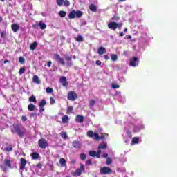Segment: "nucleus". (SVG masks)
<instances>
[{"label":"nucleus","instance_id":"412c9836","mask_svg":"<svg viewBox=\"0 0 177 177\" xmlns=\"http://www.w3.org/2000/svg\"><path fill=\"white\" fill-rule=\"evenodd\" d=\"M35 109H37V107L35 106V105L32 104H30L28 106V111H34V110H35Z\"/></svg>","mask_w":177,"mask_h":177},{"label":"nucleus","instance_id":"f8f14e48","mask_svg":"<svg viewBox=\"0 0 177 177\" xmlns=\"http://www.w3.org/2000/svg\"><path fill=\"white\" fill-rule=\"evenodd\" d=\"M11 28L13 32H17L19 31V28H20V26H19L17 24H12L11 25Z\"/></svg>","mask_w":177,"mask_h":177},{"label":"nucleus","instance_id":"69168bd1","mask_svg":"<svg viewBox=\"0 0 177 177\" xmlns=\"http://www.w3.org/2000/svg\"><path fill=\"white\" fill-rule=\"evenodd\" d=\"M104 57L105 60H109L110 59V57L107 55H104Z\"/></svg>","mask_w":177,"mask_h":177},{"label":"nucleus","instance_id":"dca6fc26","mask_svg":"<svg viewBox=\"0 0 177 177\" xmlns=\"http://www.w3.org/2000/svg\"><path fill=\"white\" fill-rule=\"evenodd\" d=\"M75 13H77L75 10H72L68 15V19H75L76 17Z\"/></svg>","mask_w":177,"mask_h":177},{"label":"nucleus","instance_id":"aec40b11","mask_svg":"<svg viewBox=\"0 0 177 177\" xmlns=\"http://www.w3.org/2000/svg\"><path fill=\"white\" fill-rule=\"evenodd\" d=\"M70 118H68V116L67 115H64L62 117V123L63 124H67V122H68Z\"/></svg>","mask_w":177,"mask_h":177},{"label":"nucleus","instance_id":"a211bd4d","mask_svg":"<svg viewBox=\"0 0 177 177\" xmlns=\"http://www.w3.org/2000/svg\"><path fill=\"white\" fill-rule=\"evenodd\" d=\"M82 174V171L81 169H77L73 175V176H81Z\"/></svg>","mask_w":177,"mask_h":177},{"label":"nucleus","instance_id":"052dcab7","mask_svg":"<svg viewBox=\"0 0 177 177\" xmlns=\"http://www.w3.org/2000/svg\"><path fill=\"white\" fill-rule=\"evenodd\" d=\"M36 167L37 168H39V169H42V164L38 163Z\"/></svg>","mask_w":177,"mask_h":177},{"label":"nucleus","instance_id":"4be33fe9","mask_svg":"<svg viewBox=\"0 0 177 177\" xmlns=\"http://www.w3.org/2000/svg\"><path fill=\"white\" fill-rule=\"evenodd\" d=\"M37 46H38V43L33 42L32 44H30V49L31 50H35V49H37Z\"/></svg>","mask_w":177,"mask_h":177},{"label":"nucleus","instance_id":"ea45409f","mask_svg":"<svg viewBox=\"0 0 177 177\" xmlns=\"http://www.w3.org/2000/svg\"><path fill=\"white\" fill-rule=\"evenodd\" d=\"M4 151H13V147H12V145H10V147H6L4 148Z\"/></svg>","mask_w":177,"mask_h":177},{"label":"nucleus","instance_id":"13d9d810","mask_svg":"<svg viewBox=\"0 0 177 177\" xmlns=\"http://www.w3.org/2000/svg\"><path fill=\"white\" fill-rule=\"evenodd\" d=\"M30 117H35V118H37V113H30Z\"/></svg>","mask_w":177,"mask_h":177},{"label":"nucleus","instance_id":"423d86ee","mask_svg":"<svg viewBox=\"0 0 177 177\" xmlns=\"http://www.w3.org/2000/svg\"><path fill=\"white\" fill-rule=\"evenodd\" d=\"M54 59L55 60H57V62H59L62 66H66V62H64V58L60 57V55L59 54H54Z\"/></svg>","mask_w":177,"mask_h":177},{"label":"nucleus","instance_id":"cd10ccee","mask_svg":"<svg viewBox=\"0 0 177 177\" xmlns=\"http://www.w3.org/2000/svg\"><path fill=\"white\" fill-rule=\"evenodd\" d=\"M44 106H46V100L43 99L39 103V107H44Z\"/></svg>","mask_w":177,"mask_h":177},{"label":"nucleus","instance_id":"4c0bfd02","mask_svg":"<svg viewBox=\"0 0 177 177\" xmlns=\"http://www.w3.org/2000/svg\"><path fill=\"white\" fill-rule=\"evenodd\" d=\"M66 15H67V12L66 11H63V10L59 11L60 17H64Z\"/></svg>","mask_w":177,"mask_h":177},{"label":"nucleus","instance_id":"72a5a7b5","mask_svg":"<svg viewBox=\"0 0 177 177\" xmlns=\"http://www.w3.org/2000/svg\"><path fill=\"white\" fill-rule=\"evenodd\" d=\"M39 26L41 30H45V28H46V24H45V23L39 22Z\"/></svg>","mask_w":177,"mask_h":177},{"label":"nucleus","instance_id":"6ab92c4d","mask_svg":"<svg viewBox=\"0 0 177 177\" xmlns=\"http://www.w3.org/2000/svg\"><path fill=\"white\" fill-rule=\"evenodd\" d=\"M4 164L8 167V168H12V162H10V160L5 159Z\"/></svg>","mask_w":177,"mask_h":177},{"label":"nucleus","instance_id":"bf43d9fd","mask_svg":"<svg viewBox=\"0 0 177 177\" xmlns=\"http://www.w3.org/2000/svg\"><path fill=\"white\" fill-rule=\"evenodd\" d=\"M86 165H91L92 164V161L91 160H88L86 162Z\"/></svg>","mask_w":177,"mask_h":177},{"label":"nucleus","instance_id":"680f3d73","mask_svg":"<svg viewBox=\"0 0 177 177\" xmlns=\"http://www.w3.org/2000/svg\"><path fill=\"white\" fill-rule=\"evenodd\" d=\"M95 63H96L97 66H101V64H102V62L100 60H97L95 62Z\"/></svg>","mask_w":177,"mask_h":177},{"label":"nucleus","instance_id":"b1692460","mask_svg":"<svg viewBox=\"0 0 177 177\" xmlns=\"http://www.w3.org/2000/svg\"><path fill=\"white\" fill-rule=\"evenodd\" d=\"M89 9L90 10H91V12H97V8L96 7V6H95V4H91L89 6Z\"/></svg>","mask_w":177,"mask_h":177},{"label":"nucleus","instance_id":"c85d7f7f","mask_svg":"<svg viewBox=\"0 0 177 177\" xmlns=\"http://www.w3.org/2000/svg\"><path fill=\"white\" fill-rule=\"evenodd\" d=\"M111 57L113 62H117V60H118V56L115 54H111Z\"/></svg>","mask_w":177,"mask_h":177},{"label":"nucleus","instance_id":"de8ad7c7","mask_svg":"<svg viewBox=\"0 0 177 177\" xmlns=\"http://www.w3.org/2000/svg\"><path fill=\"white\" fill-rule=\"evenodd\" d=\"M126 133H127L128 138H132V131H129V130H127V131H126Z\"/></svg>","mask_w":177,"mask_h":177},{"label":"nucleus","instance_id":"e433bc0d","mask_svg":"<svg viewBox=\"0 0 177 177\" xmlns=\"http://www.w3.org/2000/svg\"><path fill=\"white\" fill-rule=\"evenodd\" d=\"M77 42H82L84 41V37L81 35H78L76 38Z\"/></svg>","mask_w":177,"mask_h":177},{"label":"nucleus","instance_id":"603ef678","mask_svg":"<svg viewBox=\"0 0 177 177\" xmlns=\"http://www.w3.org/2000/svg\"><path fill=\"white\" fill-rule=\"evenodd\" d=\"M111 86H112L113 89H118V88H120V85H118L115 84H112Z\"/></svg>","mask_w":177,"mask_h":177},{"label":"nucleus","instance_id":"79ce46f5","mask_svg":"<svg viewBox=\"0 0 177 177\" xmlns=\"http://www.w3.org/2000/svg\"><path fill=\"white\" fill-rule=\"evenodd\" d=\"M96 104V101L95 100H91L89 102L90 107H93Z\"/></svg>","mask_w":177,"mask_h":177},{"label":"nucleus","instance_id":"393cba45","mask_svg":"<svg viewBox=\"0 0 177 177\" xmlns=\"http://www.w3.org/2000/svg\"><path fill=\"white\" fill-rule=\"evenodd\" d=\"M75 15H76V17L77 19H80V17H82L84 12L82 11L77 10V11H76Z\"/></svg>","mask_w":177,"mask_h":177},{"label":"nucleus","instance_id":"2f4dec72","mask_svg":"<svg viewBox=\"0 0 177 177\" xmlns=\"http://www.w3.org/2000/svg\"><path fill=\"white\" fill-rule=\"evenodd\" d=\"M60 136L62 139H66V138H68L67 136V133L64 132V131H62L60 133Z\"/></svg>","mask_w":177,"mask_h":177},{"label":"nucleus","instance_id":"bb28decb","mask_svg":"<svg viewBox=\"0 0 177 177\" xmlns=\"http://www.w3.org/2000/svg\"><path fill=\"white\" fill-rule=\"evenodd\" d=\"M28 101L32 103H37V98L35 96L32 95L29 97Z\"/></svg>","mask_w":177,"mask_h":177},{"label":"nucleus","instance_id":"7c9ffc66","mask_svg":"<svg viewBox=\"0 0 177 177\" xmlns=\"http://www.w3.org/2000/svg\"><path fill=\"white\" fill-rule=\"evenodd\" d=\"M132 143L133 145H136V144L139 143V138H138V137L133 138H132Z\"/></svg>","mask_w":177,"mask_h":177},{"label":"nucleus","instance_id":"f03ea898","mask_svg":"<svg viewBox=\"0 0 177 177\" xmlns=\"http://www.w3.org/2000/svg\"><path fill=\"white\" fill-rule=\"evenodd\" d=\"M122 27V23H117L114 21H111L108 24V28L109 30H112L113 31H115L117 28L121 29Z\"/></svg>","mask_w":177,"mask_h":177},{"label":"nucleus","instance_id":"6e6552de","mask_svg":"<svg viewBox=\"0 0 177 177\" xmlns=\"http://www.w3.org/2000/svg\"><path fill=\"white\" fill-rule=\"evenodd\" d=\"M20 162L19 169L20 171H24V168H26V165H27V160L25 158H21L20 159Z\"/></svg>","mask_w":177,"mask_h":177},{"label":"nucleus","instance_id":"774afa93","mask_svg":"<svg viewBox=\"0 0 177 177\" xmlns=\"http://www.w3.org/2000/svg\"><path fill=\"white\" fill-rule=\"evenodd\" d=\"M82 26H86V21H83L82 23Z\"/></svg>","mask_w":177,"mask_h":177},{"label":"nucleus","instance_id":"37998d69","mask_svg":"<svg viewBox=\"0 0 177 177\" xmlns=\"http://www.w3.org/2000/svg\"><path fill=\"white\" fill-rule=\"evenodd\" d=\"M19 60L21 64H24V63H26V59L23 57H19Z\"/></svg>","mask_w":177,"mask_h":177},{"label":"nucleus","instance_id":"49530a36","mask_svg":"<svg viewBox=\"0 0 177 177\" xmlns=\"http://www.w3.org/2000/svg\"><path fill=\"white\" fill-rule=\"evenodd\" d=\"M80 159L82 160L83 161L86 160V155L85 153H81Z\"/></svg>","mask_w":177,"mask_h":177},{"label":"nucleus","instance_id":"f3484780","mask_svg":"<svg viewBox=\"0 0 177 177\" xmlns=\"http://www.w3.org/2000/svg\"><path fill=\"white\" fill-rule=\"evenodd\" d=\"M97 53L100 55H104V53H106V48H104V47H100Z\"/></svg>","mask_w":177,"mask_h":177},{"label":"nucleus","instance_id":"9d476101","mask_svg":"<svg viewBox=\"0 0 177 177\" xmlns=\"http://www.w3.org/2000/svg\"><path fill=\"white\" fill-rule=\"evenodd\" d=\"M60 82L61 84H62L63 86H64V88H67V86H68V82H67V78L64 76H62L60 78Z\"/></svg>","mask_w":177,"mask_h":177},{"label":"nucleus","instance_id":"58836bf2","mask_svg":"<svg viewBox=\"0 0 177 177\" xmlns=\"http://www.w3.org/2000/svg\"><path fill=\"white\" fill-rule=\"evenodd\" d=\"M93 138L95 139V140H100V136H99V133H94Z\"/></svg>","mask_w":177,"mask_h":177},{"label":"nucleus","instance_id":"c03bdc74","mask_svg":"<svg viewBox=\"0 0 177 177\" xmlns=\"http://www.w3.org/2000/svg\"><path fill=\"white\" fill-rule=\"evenodd\" d=\"M64 2V0H57V5H58V6H63Z\"/></svg>","mask_w":177,"mask_h":177},{"label":"nucleus","instance_id":"7ed1b4c3","mask_svg":"<svg viewBox=\"0 0 177 177\" xmlns=\"http://www.w3.org/2000/svg\"><path fill=\"white\" fill-rule=\"evenodd\" d=\"M37 143L39 149H46V147H48V146H49V143L48 142V140H46V139L45 138H40L38 140Z\"/></svg>","mask_w":177,"mask_h":177},{"label":"nucleus","instance_id":"f257e3e1","mask_svg":"<svg viewBox=\"0 0 177 177\" xmlns=\"http://www.w3.org/2000/svg\"><path fill=\"white\" fill-rule=\"evenodd\" d=\"M12 133H16L19 138L26 136L27 129L19 124H13L12 129H11Z\"/></svg>","mask_w":177,"mask_h":177},{"label":"nucleus","instance_id":"a878e982","mask_svg":"<svg viewBox=\"0 0 177 177\" xmlns=\"http://www.w3.org/2000/svg\"><path fill=\"white\" fill-rule=\"evenodd\" d=\"M59 164L61 167H66V159L62 158L59 159Z\"/></svg>","mask_w":177,"mask_h":177},{"label":"nucleus","instance_id":"4468645a","mask_svg":"<svg viewBox=\"0 0 177 177\" xmlns=\"http://www.w3.org/2000/svg\"><path fill=\"white\" fill-rule=\"evenodd\" d=\"M32 82L35 84H41V80H39V77H38V75H33Z\"/></svg>","mask_w":177,"mask_h":177},{"label":"nucleus","instance_id":"9b49d317","mask_svg":"<svg viewBox=\"0 0 177 177\" xmlns=\"http://www.w3.org/2000/svg\"><path fill=\"white\" fill-rule=\"evenodd\" d=\"M64 56L65 57V59L67 60L68 62H69L67 64L68 66V67H71V66H73V62L71 61V60H73V58H71V57H70V56H68L67 55H64Z\"/></svg>","mask_w":177,"mask_h":177},{"label":"nucleus","instance_id":"3c124183","mask_svg":"<svg viewBox=\"0 0 177 177\" xmlns=\"http://www.w3.org/2000/svg\"><path fill=\"white\" fill-rule=\"evenodd\" d=\"M100 154H102V150L100 149L96 152L97 158H100Z\"/></svg>","mask_w":177,"mask_h":177},{"label":"nucleus","instance_id":"0eeeda50","mask_svg":"<svg viewBox=\"0 0 177 177\" xmlns=\"http://www.w3.org/2000/svg\"><path fill=\"white\" fill-rule=\"evenodd\" d=\"M138 62H139V58L138 57H133L130 59V66L131 67H136L138 66Z\"/></svg>","mask_w":177,"mask_h":177},{"label":"nucleus","instance_id":"a19ab883","mask_svg":"<svg viewBox=\"0 0 177 177\" xmlns=\"http://www.w3.org/2000/svg\"><path fill=\"white\" fill-rule=\"evenodd\" d=\"M46 91L47 93H53V88L50 87H47Z\"/></svg>","mask_w":177,"mask_h":177},{"label":"nucleus","instance_id":"ddd939ff","mask_svg":"<svg viewBox=\"0 0 177 177\" xmlns=\"http://www.w3.org/2000/svg\"><path fill=\"white\" fill-rule=\"evenodd\" d=\"M84 118L82 115H77L76 116L75 121L76 122H80V124H82L84 122Z\"/></svg>","mask_w":177,"mask_h":177},{"label":"nucleus","instance_id":"5fc2aeb1","mask_svg":"<svg viewBox=\"0 0 177 177\" xmlns=\"http://www.w3.org/2000/svg\"><path fill=\"white\" fill-rule=\"evenodd\" d=\"M79 169H81V171H85V165L83 164L80 165V168H78Z\"/></svg>","mask_w":177,"mask_h":177},{"label":"nucleus","instance_id":"8fccbe9b","mask_svg":"<svg viewBox=\"0 0 177 177\" xmlns=\"http://www.w3.org/2000/svg\"><path fill=\"white\" fill-rule=\"evenodd\" d=\"M55 103H56V101L55 100V99L52 97H50V104L51 105L55 104Z\"/></svg>","mask_w":177,"mask_h":177},{"label":"nucleus","instance_id":"c756f323","mask_svg":"<svg viewBox=\"0 0 177 177\" xmlns=\"http://www.w3.org/2000/svg\"><path fill=\"white\" fill-rule=\"evenodd\" d=\"M94 135L95 133H93V131L89 130L87 131V136H88V138H94Z\"/></svg>","mask_w":177,"mask_h":177},{"label":"nucleus","instance_id":"864d4df0","mask_svg":"<svg viewBox=\"0 0 177 177\" xmlns=\"http://www.w3.org/2000/svg\"><path fill=\"white\" fill-rule=\"evenodd\" d=\"M21 120L23 122H26V121H27V117L26 115H22Z\"/></svg>","mask_w":177,"mask_h":177},{"label":"nucleus","instance_id":"0e129e2a","mask_svg":"<svg viewBox=\"0 0 177 177\" xmlns=\"http://www.w3.org/2000/svg\"><path fill=\"white\" fill-rule=\"evenodd\" d=\"M48 67H50L52 66V61H48L47 63Z\"/></svg>","mask_w":177,"mask_h":177},{"label":"nucleus","instance_id":"20e7f679","mask_svg":"<svg viewBox=\"0 0 177 177\" xmlns=\"http://www.w3.org/2000/svg\"><path fill=\"white\" fill-rule=\"evenodd\" d=\"M113 170H111V169L109 167H101L100 169V173L101 174V175H109L110 174H112Z\"/></svg>","mask_w":177,"mask_h":177},{"label":"nucleus","instance_id":"4d7b16f0","mask_svg":"<svg viewBox=\"0 0 177 177\" xmlns=\"http://www.w3.org/2000/svg\"><path fill=\"white\" fill-rule=\"evenodd\" d=\"M112 20H115V21H118V20H120V17L117 16H113L112 17Z\"/></svg>","mask_w":177,"mask_h":177},{"label":"nucleus","instance_id":"473e14b6","mask_svg":"<svg viewBox=\"0 0 177 177\" xmlns=\"http://www.w3.org/2000/svg\"><path fill=\"white\" fill-rule=\"evenodd\" d=\"M88 156H90V157H97L96 151H90L88 152Z\"/></svg>","mask_w":177,"mask_h":177},{"label":"nucleus","instance_id":"5701e85b","mask_svg":"<svg viewBox=\"0 0 177 177\" xmlns=\"http://www.w3.org/2000/svg\"><path fill=\"white\" fill-rule=\"evenodd\" d=\"M98 149L100 150L107 149V144L104 143V142L100 144L99 146H98Z\"/></svg>","mask_w":177,"mask_h":177},{"label":"nucleus","instance_id":"c9c22d12","mask_svg":"<svg viewBox=\"0 0 177 177\" xmlns=\"http://www.w3.org/2000/svg\"><path fill=\"white\" fill-rule=\"evenodd\" d=\"M24 73H26V68H24V67L21 68L19 71V75H23V74H24Z\"/></svg>","mask_w":177,"mask_h":177},{"label":"nucleus","instance_id":"39448f33","mask_svg":"<svg viewBox=\"0 0 177 177\" xmlns=\"http://www.w3.org/2000/svg\"><path fill=\"white\" fill-rule=\"evenodd\" d=\"M67 99L71 102H74V100H77V99H78V95H77V93L75 91H69Z\"/></svg>","mask_w":177,"mask_h":177},{"label":"nucleus","instance_id":"338daca9","mask_svg":"<svg viewBox=\"0 0 177 177\" xmlns=\"http://www.w3.org/2000/svg\"><path fill=\"white\" fill-rule=\"evenodd\" d=\"M102 157H103L104 158H107L109 157V154H107V153H104V154L102 155Z\"/></svg>","mask_w":177,"mask_h":177},{"label":"nucleus","instance_id":"6e6d98bb","mask_svg":"<svg viewBox=\"0 0 177 177\" xmlns=\"http://www.w3.org/2000/svg\"><path fill=\"white\" fill-rule=\"evenodd\" d=\"M1 38H5L6 37V32H1Z\"/></svg>","mask_w":177,"mask_h":177},{"label":"nucleus","instance_id":"f704fd0d","mask_svg":"<svg viewBox=\"0 0 177 177\" xmlns=\"http://www.w3.org/2000/svg\"><path fill=\"white\" fill-rule=\"evenodd\" d=\"M74 110V108L71 106H68L66 114H70V113H73V111Z\"/></svg>","mask_w":177,"mask_h":177},{"label":"nucleus","instance_id":"1a4fd4ad","mask_svg":"<svg viewBox=\"0 0 177 177\" xmlns=\"http://www.w3.org/2000/svg\"><path fill=\"white\" fill-rule=\"evenodd\" d=\"M72 146L74 149H81L82 145L78 140H74L72 142Z\"/></svg>","mask_w":177,"mask_h":177},{"label":"nucleus","instance_id":"a18cd8bd","mask_svg":"<svg viewBox=\"0 0 177 177\" xmlns=\"http://www.w3.org/2000/svg\"><path fill=\"white\" fill-rule=\"evenodd\" d=\"M113 162V159L111 158H108L106 159V165H110Z\"/></svg>","mask_w":177,"mask_h":177},{"label":"nucleus","instance_id":"e2e57ef3","mask_svg":"<svg viewBox=\"0 0 177 177\" xmlns=\"http://www.w3.org/2000/svg\"><path fill=\"white\" fill-rule=\"evenodd\" d=\"M44 111H45V109L44 108V106L39 107V112H40V113H42V112H44Z\"/></svg>","mask_w":177,"mask_h":177},{"label":"nucleus","instance_id":"2eb2a0df","mask_svg":"<svg viewBox=\"0 0 177 177\" xmlns=\"http://www.w3.org/2000/svg\"><path fill=\"white\" fill-rule=\"evenodd\" d=\"M30 157L32 160H38L39 158V153L33 152L30 154Z\"/></svg>","mask_w":177,"mask_h":177},{"label":"nucleus","instance_id":"09e8293b","mask_svg":"<svg viewBox=\"0 0 177 177\" xmlns=\"http://www.w3.org/2000/svg\"><path fill=\"white\" fill-rule=\"evenodd\" d=\"M63 5H64V6H68L70 5V1L64 0Z\"/></svg>","mask_w":177,"mask_h":177}]
</instances>
